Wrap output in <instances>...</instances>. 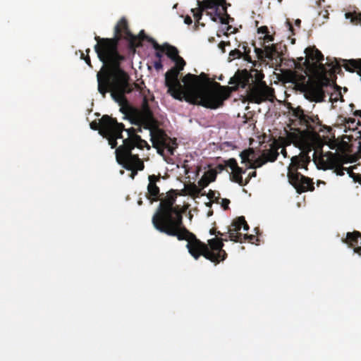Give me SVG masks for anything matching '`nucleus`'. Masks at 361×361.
Instances as JSON below:
<instances>
[{
	"mask_svg": "<svg viewBox=\"0 0 361 361\" xmlns=\"http://www.w3.org/2000/svg\"><path fill=\"white\" fill-rule=\"evenodd\" d=\"M164 46L167 56L175 62V66L165 74V85L168 87L167 92L177 100H185L191 104L216 109L223 106L224 101L230 97L231 92L239 88L247 87V97L251 103L259 104L274 95L273 89L263 81L264 73L256 69H238L229 80L228 84L232 86H223L214 82L212 88L202 87L201 79L209 80L205 73H202L200 75L188 73L182 79L183 86L178 80V75L183 70L185 61L178 55L176 47L169 44Z\"/></svg>",
	"mask_w": 361,
	"mask_h": 361,
	"instance_id": "1",
	"label": "nucleus"
},
{
	"mask_svg": "<svg viewBox=\"0 0 361 361\" xmlns=\"http://www.w3.org/2000/svg\"><path fill=\"white\" fill-rule=\"evenodd\" d=\"M128 85L130 90L123 93L124 102L114 97L112 99L118 104L125 118L132 124L137 126L138 128L132 127L123 130L127 133L128 137L122 138L123 145L116 147L115 154H118L119 158L123 159L132 154L135 147L140 149L144 147L149 149L147 142L137 134V132H142V128H144L149 130L150 140L152 146L157 149L158 153L161 154L166 149L171 155H173L177 147L176 139H171L160 128L161 123L154 117L149 107V101L154 99V96L145 86L142 87L139 84L130 83V80Z\"/></svg>",
	"mask_w": 361,
	"mask_h": 361,
	"instance_id": "2",
	"label": "nucleus"
},
{
	"mask_svg": "<svg viewBox=\"0 0 361 361\" xmlns=\"http://www.w3.org/2000/svg\"><path fill=\"white\" fill-rule=\"evenodd\" d=\"M114 32L115 36L113 38H101L97 35L94 37L97 44L94 49L99 61L103 63L97 74V89L103 97H106L107 92H110L111 97L124 102L123 93L130 90L128 85L130 76L121 66L126 58L118 51V42L123 37L129 41L130 47L132 49L140 47L141 43L135 44L136 36L129 30L125 18L118 22Z\"/></svg>",
	"mask_w": 361,
	"mask_h": 361,
	"instance_id": "3",
	"label": "nucleus"
},
{
	"mask_svg": "<svg viewBox=\"0 0 361 361\" xmlns=\"http://www.w3.org/2000/svg\"><path fill=\"white\" fill-rule=\"evenodd\" d=\"M176 192L171 190L166 197L161 200L156 213L152 216L154 227L161 233L166 234L183 224L182 213L178 207H174Z\"/></svg>",
	"mask_w": 361,
	"mask_h": 361,
	"instance_id": "4",
	"label": "nucleus"
},
{
	"mask_svg": "<svg viewBox=\"0 0 361 361\" xmlns=\"http://www.w3.org/2000/svg\"><path fill=\"white\" fill-rule=\"evenodd\" d=\"M311 151V149L306 152L302 151L299 155L293 156L291 158V163L288 166V181L299 194L314 190L312 180L298 171L299 169H307V165L311 160L309 152Z\"/></svg>",
	"mask_w": 361,
	"mask_h": 361,
	"instance_id": "5",
	"label": "nucleus"
},
{
	"mask_svg": "<svg viewBox=\"0 0 361 361\" xmlns=\"http://www.w3.org/2000/svg\"><path fill=\"white\" fill-rule=\"evenodd\" d=\"M197 8H192L191 12L194 18L199 21L202 16V12L205 9H214V11H207L206 14L210 16L214 22L219 21L221 24L228 25L234 21L227 12V4L226 0H204L197 1Z\"/></svg>",
	"mask_w": 361,
	"mask_h": 361,
	"instance_id": "6",
	"label": "nucleus"
},
{
	"mask_svg": "<svg viewBox=\"0 0 361 361\" xmlns=\"http://www.w3.org/2000/svg\"><path fill=\"white\" fill-rule=\"evenodd\" d=\"M166 235L176 237L178 240H186V247L189 253L197 259L200 256H204L207 259H212V257L209 252V247L207 244L197 239L196 235L190 232L182 224L173 230L169 231Z\"/></svg>",
	"mask_w": 361,
	"mask_h": 361,
	"instance_id": "7",
	"label": "nucleus"
},
{
	"mask_svg": "<svg viewBox=\"0 0 361 361\" xmlns=\"http://www.w3.org/2000/svg\"><path fill=\"white\" fill-rule=\"evenodd\" d=\"M92 130H99V133L107 139L111 148L114 149L117 147V140L123 138V130H125V126L122 123H118L116 118L109 115H104L97 123L96 121L90 123Z\"/></svg>",
	"mask_w": 361,
	"mask_h": 361,
	"instance_id": "8",
	"label": "nucleus"
},
{
	"mask_svg": "<svg viewBox=\"0 0 361 361\" xmlns=\"http://www.w3.org/2000/svg\"><path fill=\"white\" fill-rule=\"evenodd\" d=\"M306 54L305 60L302 64L298 63L295 68L301 71H304L305 74L310 73H326V68L322 62L324 61V55L315 47V46L308 47L305 49Z\"/></svg>",
	"mask_w": 361,
	"mask_h": 361,
	"instance_id": "9",
	"label": "nucleus"
},
{
	"mask_svg": "<svg viewBox=\"0 0 361 361\" xmlns=\"http://www.w3.org/2000/svg\"><path fill=\"white\" fill-rule=\"evenodd\" d=\"M331 85V80L328 78L326 73H319L318 79L306 87L305 93L307 98L311 101L320 102L324 101L325 93L324 87Z\"/></svg>",
	"mask_w": 361,
	"mask_h": 361,
	"instance_id": "10",
	"label": "nucleus"
},
{
	"mask_svg": "<svg viewBox=\"0 0 361 361\" xmlns=\"http://www.w3.org/2000/svg\"><path fill=\"white\" fill-rule=\"evenodd\" d=\"M116 161L124 169L130 171V178L134 179L137 174V171H142L145 168L143 161L139 158L137 154H129L126 158H119L118 154H116Z\"/></svg>",
	"mask_w": 361,
	"mask_h": 361,
	"instance_id": "11",
	"label": "nucleus"
},
{
	"mask_svg": "<svg viewBox=\"0 0 361 361\" xmlns=\"http://www.w3.org/2000/svg\"><path fill=\"white\" fill-rule=\"evenodd\" d=\"M224 241H227V239L222 237L214 238L208 240L209 252L212 257V259H209L211 262L217 264L226 258L227 253L223 249Z\"/></svg>",
	"mask_w": 361,
	"mask_h": 361,
	"instance_id": "12",
	"label": "nucleus"
},
{
	"mask_svg": "<svg viewBox=\"0 0 361 361\" xmlns=\"http://www.w3.org/2000/svg\"><path fill=\"white\" fill-rule=\"evenodd\" d=\"M302 121L300 123L301 126H305L306 130L312 133V135L317 138L319 137L318 135L319 132H322L324 129H326L328 133H330L331 128L322 124L317 115H308L307 114L305 118H302Z\"/></svg>",
	"mask_w": 361,
	"mask_h": 361,
	"instance_id": "13",
	"label": "nucleus"
},
{
	"mask_svg": "<svg viewBox=\"0 0 361 361\" xmlns=\"http://www.w3.org/2000/svg\"><path fill=\"white\" fill-rule=\"evenodd\" d=\"M281 146L276 143L271 145L270 149H265L262 152L260 157L255 159V162L250 166L251 169L261 167L267 162L275 161L279 157V149Z\"/></svg>",
	"mask_w": 361,
	"mask_h": 361,
	"instance_id": "14",
	"label": "nucleus"
},
{
	"mask_svg": "<svg viewBox=\"0 0 361 361\" xmlns=\"http://www.w3.org/2000/svg\"><path fill=\"white\" fill-rule=\"evenodd\" d=\"M225 166L229 167L232 170L230 174L231 180L239 184L241 186L246 185L248 180H243V174L245 173L241 167H239L237 161L234 158H231L225 161Z\"/></svg>",
	"mask_w": 361,
	"mask_h": 361,
	"instance_id": "15",
	"label": "nucleus"
},
{
	"mask_svg": "<svg viewBox=\"0 0 361 361\" xmlns=\"http://www.w3.org/2000/svg\"><path fill=\"white\" fill-rule=\"evenodd\" d=\"M245 222V217L241 216L235 219L228 228L229 240L234 242L243 243V235L239 233L242 228V225Z\"/></svg>",
	"mask_w": 361,
	"mask_h": 361,
	"instance_id": "16",
	"label": "nucleus"
},
{
	"mask_svg": "<svg viewBox=\"0 0 361 361\" xmlns=\"http://www.w3.org/2000/svg\"><path fill=\"white\" fill-rule=\"evenodd\" d=\"M148 179L149 184L147 185V193L146 196L152 204L159 200L160 190L159 188L157 185V182L160 180V177L155 175H149Z\"/></svg>",
	"mask_w": 361,
	"mask_h": 361,
	"instance_id": "17",
	"label": "nucleus"
},
{
	"mask_svg": "<svg viewBox=\"0 0 361 361\" xmlns=\"http://www.w3.org/2000/svg\"><path fill=\"white\" fill-rule=\"evenodd\" d=\"M328 164L329 169H333L338 176H343L345 171H347L350 176H351L353 173L352 169H346L342 166L343 162L341 159L337 157L336 155H331V157L329 159Z\"/></svg>",
	"mask_w": 361,
	"mask_h": 361,
	"instance_id": "18",
	"label": "nucleus"
},
{
	"mask_svg": "<svg viewBox=\"0 0 361 361\" xmlns=\"http://www.w3.org/2000/svg\"><path fill=\"white\" fill-rule=\"evenodd\" d=\"M326 65L330 67L329 71L326 70V74L331 80V85H336V75H343L341 66L336 59L331 63H326Z\"/></svg>",
	"mask_w": 361,
	"mask_h": 361,
	"instance_id": "19",
	"label": "nucleus"
},
{
	"mask_svg": "<svg viewBox=\"0 0 361 361\" xmlns=\"http://www.w3.org/2000/svg\"><path fill=\"white\" fill-rule=\"evenodd\" d=\"M343 241L348 244L349 247H353L354 252H355L356 248L361 246V233L357 231L348 232L345 239Z\"/></svg>",
	"mask_w": 361,
	"mask_h": 361,
	"instance_id": "20",
	"label": "nucleus"
},
{
	"mask_svg": "<svg viewBox=\"0 0 361 361\" xmlns=\"http://www.w3.org/2000/svg\"><path fill=\"white\" fill-rule=\"evenodd\" d=\"M240 157L242 159V163L249 164L248 168H251L250 166L255 162L257 159L255 157V150L252 148L245 149L240 152Z\"/></svg>",
	"mask_w": 361,
	"mask_h": 361,
	"instance_id": "21",
	"label": "nucleus"
},
{
	"mask_svg": "<svg viewBox=\"0 0 361 361\" xmlns=\"http://www.w3.org/2000/svg\"><path fill=\"white\" fill-rule=\"evenodd\" d=\"M137 38V41L135 42V44H138V43H142V41L144 40H147V42H149V43L152 44L153 48L155 49V50H159L161 49V45L159 44L157 41L153 39L152 37H150L149 36H147L144 30H141L139 33V35L137 37H136ZM142 46V44H141V46Z\"/></svg>",
	"mask_w": 361,
	"mask_h": 361,
	"instance_id": "22",
	"label": "nucleus"
},
{
	"mask_svg": "<svg viewBox=\"0 0 361 361\" xmlns=\"http://www.w3.org/2000/svg\"><path fill=\"white\" fill-rule=\"evenodd\" d=\"M264 51L266 52V57L269 59H273L274 57L278 56L279 55V51L277 49L276 44H271V46H265Z\"/></svg>",
	"mask_w": 361,
	"mask_h": 361,
	"instance_id": "23",
	"label": "nucleus"
},
{
	"mask_svg": "<svg viewBox=\"0 0 361 361\" xmlns=\"http://www.w3.org/2000/svg\"><path fill=\"white\" fill-rule=\"evenodd\" d=\"M346 18H350L351 22L355 24H361V13H346Z\"/></svg>",
	"mask_w": 361,
	"mask_h": 361,
	"instance_id": "24",
	"label": "nucleus"
},
{
	"mask_svg": "<svg viewBox=\"0 0 361 361\" xmlns=\"http://www.w3.org/2000/svg\"><path fill=\"white\" fill-rule=\"evenodd\" d=\"M293 115L299 120L300 124L303 121L302 118H305L307 114H305L304 110L300 106H298L293 109Z\"/></svg>",
	"mask_w": 361,
	"mask_h": 361,
	"instance_id": "25",
	"label": "nucleus"
},
{
	"mask_svg": "<svg viewBox=\"0 0 361 361\" xmlns=\"http://www.w3.org/2000/svg\"><path fill=\"white\" fill-rule=\"evenodd\" d=\"M344 121H345V127L348 126V128L349 129H352V130H355L357 128V126L360 124V121L356 122L355 119L353 118H345Z\"/></svg>",
	"mask_w": 361,
	"mask_h": 361,
	"instance_id": "26",
	"label": "nucleus"
},
{
	"mask_svg": "<svg viewBox=\"0 0 361 361\" xmlns=\"http://www.w3.org/2000/svg\"><path fill=\"white\" fill-rule=\"evenodd\" d=\"M207 197L209 200H213L214 202L218 203L219 200L220 199V193L218 191L209 190L207 194Z\"/></svg>",
	"mask_w": 361,
	"mask_h": 361,
	"instance_id": "27",
	"label": "nucleus"
},
{
	"mask_svg": "<svg viewBox=\"0 0 361 361\" xmlns=\"http://www.w3.org/2000/svg\"><path fill=\"white\" fill-rule=\"evenodd\" d=\"M217 173L216 170L210 169L204 173V176L207 177V179L211 183L216 180Z\"/></svg>",
	"mask_w": 361,
	"mask_h": 361,
	"instance_id": "28",
	"label": "nucleus"
},
{
	"mask_svg": "<svg viewBox=\"0 0 361 361\" xmlns=\"http://www.w3.org/2000/svg\"><path fill=\"white\" fill-rule=\"evenodd\" d=\"M242 49H243V56L244 59L248 62H252V59L250 55V48L247 45L243 44Z\"/></svg>",
	"mask_w": 361,
	"mask_h": 361,
	"instance_id": "29",
	"label": "nucleus"
},
{
	"mask_svg": "<svg viewBox=\"0 0 361 361\" xmlns=\"http://www.w3.org/2000/svg\"><path fill=\"white\" fill-rule=\"evenodd\" d=\"M229 56L230 57H232L233 59H239L243 56V52L240 50L235 49L230 52Z\"/></svg>",
	"mask_w": 361,
	"mask_h": 361,
	"instance_id": "30",
	"label": "nucleus"
},
{
	"mask_svg": "<svg viewBox=\"0 0 361 361\" xmlns=\"http://www.w3.org/2000/svg\"><path fill=\"white\" fill-rule=\"evenodd\" d=\"M210 183L209 180L207 179V177L202 176V177L198 181V185L201 188H206Z\"/></svg>",
	"mask_w": 361,
	"mask_h": 361,
	"instance_id": "31",
	"label": "nucleus"
},
{
	"mask_svg": "<svg viewBox=\"0 0 361 361\" xmlns=\"http://www.w3.org/2000/svg\"><path fill=\"white\" fill-rule=\"evenodd\" d=\"M90 51V49H86V53H87V56H85L84 53H81V59H83L85 61L86 63L89 66L92 67L90 57L88 55Z\"/></svg>",
	"mask_w": 361,
	"mask_h": 361,
	"instance_id": "32",
	"label": "nucleus"
},
{
	"mask_svg": "<svg viewBox=\"0 0 361 361\" xmlns=\"http://www.w3.org/2000/svg\"><path fill=\"white\" fill-rule=\"evenodd\" d=\"M255 240L257 239L254 235L245 234L243 235V242L245 240H248L250 243H253Z\"/></svg>",
	"mask_w": 361,
	"mask_h": 361,
	"instance_id": "33",
	"label": "nucleus"
},
{
	"mask_svg": "<svg viewBox=\"0 0 361 361\" xmlns=\"http://www.w3.org/2000/svg\"><path fill=\"white\" fill-rule=\"evenodd\" d=\"M161 49L159 50H156V53H155V56L156 58H157L158 60H161V58L163 56V52L165 51L164 50V45H161Z\"/></svg>",
	"mask_w": 361,
	"mask_h": 361,
	"instance_id": "34",
	"label": "nucleus"
},
{
	"mask_svg": "<svg viewBox=\"0 0 361 361\" xmlns=\"http://www.w3.org/2000/svg\"><path fill=\"white\" fill-rule=\"evenodd\" d=\"M209 233L211 235H215L216 236V238H219V237L221 238L224 235L223 233H221L219 231H216V229L215 228H211L209 231Z\"/></svg>",
	"mask_w": 361,
	"mask_h": 361,
	"instance_id": "35",
	"label": "nucleus"
},
{
	"mask_svg": "<svg viewBox=\"0 0 361 361\" xmlns=\"http://www.w3.org/2000/svg\"><path fill=\"white\" fill-rule=\"evenodd\" d=\"M154 67L157 71H160L163 68L161 60H157L154 62Z\"/></svg>",
	"mask_w": 361,
	"mask_h": 361,
	"instance_id": "36",
	"label": "nucleus"
},
{
	"mask_svg": "<svg viewBox=\"0 0 361 361\" xmlns=\"http://www.w3.org/2000/svg\"><path fill=\"white\" fill-rule=\"evenodd\" d=\"M230 200L228 199H226V198H223L221 199V206L222 207L226 210V209H228L229 207H228V204H230Z\"/></svg>",
	"mask_w": 361,
	"mask_h": 361,
	"instance_id": "37",
	"label": "nucleus"
},
{
	"mask_svg": "<svg viewBox=\"0 0 361 361\" xmlns=\"http://www.w3.org/2000/svg\"><path fill=\"white\" fill-rule=\"evenodd\" d=\"M226 44H230V42L226 43L225 42L221 41L219 44V47L222 50L223 52H225V47Z\"/></svg>",
	"mask_w": 361,
	"mask_h": 361,
	"instance_id": "38",
	"label": "nucleus"
},
{
	"mask_svg": "<svg viewBox=\"0 0 361 361\" xmlns=\"http://www.w3.org/2000/svg\"><path fill=\"white\" fill-rule=\"evenodd\" d=\"M184 23L187 25H191L192 23V20L190 16H186L184 19Z\"/></svg>",
	"mask_w": 361,
	"mask_h": 361,
	"instance_id": "39",
	"label": "nucleus"
},
{
	"mask_svg": "<svg viewBox=\"0 0 361 361\" xmlns=\"http://www.w3.org/2000/svg\"><path fill=\"white\" fill-rule=\"evenodd\" d=\"M257 176V172L255 171H252V173H250L247 178H245L244 180H248V182L250 181V180L252 178V177H255Z\"/></svg>",
	"mask_w": 361,
	"mask_h": 361,
	"instance_id": "40",
	"label": "nucleus"
},
{
	"mask_svg": "<svg viewBox=\"0 0 361 361\" xmlns=\"http://www.w3.org/2000/svg\"><path fill=\"white\" fill-rule=\"evenodd\" d=\"M259 31L262 32V33H264V34H268L269 31H268V28L267 26H262L261 27L259 28Z\"/></svg>",
	"mask_w": 361,
	"mask_h": 361,
	"instance_id": "41",
	"label": "nucleus"
},
{
	"mask_svg": "<svg viewBox=\"0 0 361 361\" xmlns=\"http://www.w3.org/2000/svg\"><path fill=\"white\" fill-rule=\"evenodd\" d=\"M242 228L244 231H247L249 230V225L247 224L245 220V222H243V224L242 225Z\"/></svg>",
	"mask_w": 361,
	"mask_h": 361,
	"instance_id": "42",
	"label": "nucleus"
},
{
	"mask_svg": "<svg viewBox=\"0 0 361 361\" xmlns=\"http://www.w3.org/2000/svg\"><path fill=\"white\" fill-rule=\"evenodd\" d=\"M225 164L223 165V164H219L217 166H216V170L219 171V172H221L222 171H224L225 169Z\"/></svg>",
	"mask_w": 361,
	"mask_h": 361,
	"instance_id": "43",
	"label": "nucleus"
},
{
	"mask_svg": "<svg viewBox=\"0 0 361 361\" xmlns=\"http://www.w3.org/2000/svg\"><path fill=\"white\" fill-rule=\"evenodd\" d=\"M264 40L267 42H272L274 41V37L268 34H267L264 37Z\"/></svg>",
	"mask_w": 361,
	"mask_h": 361,
	"instance_id": "44",
	"label": "nucleus"
},
{
	"mask_svg": "<svg viewBox=\"0 0 361 361\" xmlns=\"http://www.w3.org/2000/svg\"><path fill=\"white\" fill-rule=\"evenodd\" d=\"M354 116H359L361 118V109L355 110L353 112Z\"/></svg>",
	"mask_w": 361,
	"mask_h": 361,
	"instance_id": "45",
	"label": "nucleus"
},
{
	"mask_svg": "<svg viewBox=\"0 0 361 361\" xmlns=\"http://www.w3.org/2000/svg\"><path fill=\"white\" fill-rule=\"evenodd\" d=\"M226 31L230 32L231 33H234L235 32V29L233 30V27L231 25H228L226 27Z\"/></svg>",
	"mask_w": 361,
	"mask_h": 361,
	"instance_id": "46",
	"label": "nucleus"
},
{
	"mask_svg": "<svg viewBox=\"0 0 361 361\" xmlns=\"http://www.w3.org/2000/svg\"><path fill=\"white\" fill-rule=\"evenodd\" d=\"M297 60H298V61H297L296 63H295V65H296V63H301L302 64V63H303V62L305 61V59L304 57L301 56V57L298 58V59H297Z\"/></svg>",
	"mask_w": 361,
	"mask_h": 361,
	"instance_id": "47",
	"label": "nucleus"
},
{
	"mask_svg": "<svg viewBox=\"0 0 361 361\" xmlns=\"http://www.w3.org/2000/svg\"><path fill=\"white\" fill-rule=\"evenodd\" d=\"M287 26L288 27V29L292 32L293 34H294L293 32V25L292 24L290 23V22H287Z\"/></svg>",
	"mask_w": 361,
	"mask_h": 361,
	"instance_id": "48",
	"label": "nucleus"
},
{
	"mask_svg": "<svg viewBox=\"0 0 361 361\" xmlns=\"http://www.w3.org/2000/svg\"><path fill=\"white\" fill-rule=\"evenodd\" d=\"M281 153L283 155L284 157H287V152L284 147L281 149Z\"/></svg>",
	"mask_w": 361,
	"mask_h": 361,
	"instance_id": "49",
	"label": "nucleus"
},
{
	"mask_svg": "<svg viewBox=\"0 0 361 361\" xmlns=\"http://www.w3.org/2000/svg\"><path fill=\"white\" fill-rule=\"evenodd\" d=\"M295 25L297 27H300V25H301V20H300V19H297V20H295Z\"/></svg>",
	"mask_w": 361,
	"mask_h": 361,
	"instance_id": "50",
	"label": "nucleus"
},
{
	"mask_svg": "<svg viewBox=\"0 0 361 361\" xmlns=\"http://www.w3.org/2000/svg\"><path fill=\"white\" fill-rule=\"evenodd\" d=\"M255 51L257 52V54L258 55H260V54H262L263 53V51L261 49H258V48L255 47Z\"/></svg>",
	"mask_w": 361,
	"mask_h": 361,
	"instance_id": "51",
	"label": "nucleus"
},
{
	"mask_svg": "<svg viewBox=\"0 0 361 361\" xmlns=\"http://www.w3.org/2000/svg\"><path fill=\"white\" fill-rule=\"evenodd\" d=\"M224 233V235L222 236L223 238H226L227 240L229 239L228 238V231L226 232V233Z\"/></svg>",
	"mask_w": 361,
	"mask_h": 361,
	"instance_id": "52",
	"label": "nucleus"
},
{
	"mask_svg": "<svg viewBox=\"0 0 361 361\" xmlns=\"http://www.w3.org/2000/svg\"><path fill=\"white\" fill-rule=\"evenodd\" d=\"M360 245H361V242H360ZM355 253H357L361 255V246L360 247L356 248Z\"/></svg>",
	"mask_w": 361,
	"mask_h": 361,
	"instance_id": "53",
	"label": "nucleus"
},
{
	"mask_svg": "<svg viewBox=\"0 0 361 361\" xmlns=\"http://www.w3.org/2000/svg\"><path fill=\"white\" fill-rule=\"evenodd\" d=\"M293 137H297V136H296V135H293V134H290V135H289V138H291V140H291V142H295V140L293 139Z\"/></svg>",
	"mask_w": 361,
	"mask_h": 361,
	"instance_id": "54",
	"label": "nucleus"
},
{
	"mask_svg": "<svg viewBox=\"0 0 361 361\" xmlns=\"http://www.w3.org/2000/svg\"><path fill=\"white\" fill-rule=\"evenodd\" d=\"M350 108L351 109V111H353L355 109V105L353 104H350Z\"/></svg>",
	"mask_w": 361,
	"mask_h": 361,
	"instance_id": "55",
	"label": "nucleus"
},
{
	"mask_svg": "<svg viewBox=\"0 0 361 361\" xmlns=\"http://www.w3.org/2000/svg\"><path fill=\"white\" fill-rule=\"evenodd\" d=\"M142 204V200H140L138 201V204L141 205Z\"/></svg>",
	"mask_w": 361,
	"mask_h": 361,
	"instance_id": "56",
	"label": "nucleus"
},
{
	"mask_svg": "<svg viewBox=\"0 0 361 361\" xmlns=\"http://www.w3.org/2000/svg\"><path fill=\"white\" fill-rule=\"evenodd\" d=\"M301 79H302V80H305V76H304V75H301Z\"/></svg>",
	"mask_w": 361,
	"mask_h": 361,
	"instance_id": "57",
	"label": "nucleus"
}]
</instances>
